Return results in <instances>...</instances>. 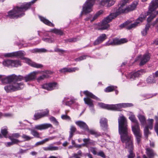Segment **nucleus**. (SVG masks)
I'll list each match as a JSON object with an SVG mask.
<instances>
[{
	"instance_id": "obj_1",
	"label": "nucleus",
	"mask_w": 158,
	"mask_h": 158,
	"mask_svg": "<svg viewBox=\"0 0 158 158\" xmlns=\"http://www.w3.org/2000/svg\"><path fill=\"white\" fill-rule=\"evenodd\" d=\"M118 132L120 135L122 142L126 144V148L129 150L128 158H133L135 154L132 151L133 145L131 135L129 132L127 120L123 115L120 116L118 119Z\"/></svg>"
},
{
	"instance_id": "obj_2",
	"label": "nucleus",
	"mask_w": 158,
	"mask_h": 158,
	"mask_svg": "<svg viewBox=\"0 0 158 158\" xmlns=\"http://www.w3.org/2000/svg\"><path fill=\"white\" fill-rule=\"evenodd\" d=\"M41 73V71H35L31 73L24 77L20 75L14 76V82L10 85L5 86L4 89L7 93L22 89L24 88V85L23 83L19 82V81L23 80L26 82L32 81L36 78L37 75Z\"/></svg>"
},
{
	"instance_id": "obj_3",
	"label": "nucleus",
	"mask_w": 158,
	"mask_h": 158,
	"mask_svg": "<svg viewBox=\"0 0 158 158\" xmlns=\"http://www.w3.org/2000/svg\"><path fill=\"white\" fill-rule=\"evenodd\" d=\"M37 0H32L31 2L23 3L20 7L17 6L8 12L6 16L10 18H17L23 16L24 12L29 8L30 6Z\"/></svg>"
},
{
	"instance_id": "obj_4",
	"label": "nucleus",
	"mask_w": 158,
	"mask_h": 158,
	"mask_svg": "<svg viewBox=\"0 0 158 158\" xmlns=\"http://www.w3.org/2000/svg\"><path fill=\"white\" fill-rule=\"evenodd\" d=\"M98 106L100 107L109 110L119 111L122 108L131 107L133 106L131 103H121L116 104L107 105L99 103Z\"/></svg>"
},
{
	"instance_id": "obj_5",
	"label": "nucleus",
	"mask_w": 158,
	"mask_h": 158,
	"mask_svg": "<svg viewBox=\"0 0 158 158\" xmlns=\"http://www.w3.org/2000/svg\"><path fill=\"white\" fill-rule=\"evenodd\" d=\"M158 14V0H153L149 7L147 15L149 16L147 19L148 22H150ZM156 21L158 22V18L156 19Z\"/></svg>"
},
{
	"instance_id": "obj_6",
	"label": "nucleus",
	"mask_w": 158,
	"mask_h": 158,
	"mask_svg": "<svg viewBox=\"0 0 158 158\" xmlns=\"http://www.w3.org/2000/svg\"><path fill=\"white\" fill-rule=\"evenodd\" d=\"M25 55V52L24 51H20L14 52V57H19L24 61L31 66L37 68H40L43 67V65L40 64L32 62L30 59L26 57H23Z\"/></svg>"
},
{
	"instance_id": "obj_7",
	"label": "nucleus",
	"mask_w": 158,
	"mask_h": 158,
	"mask_svg": "<svg viewBox=\"0 0 158 158\" xmlns=\"http://www.w3.org/2000/svg\"><path fill=\"white\" fill-rule=\"evenodd\" d=\"M83 94L87 97L84 98V101L85 104H87L89 107L91 108L90 110L91 111L94 112V110L93 108L94 106L93 104V101L91 99V98L95 99L98 101H100V99L97 97L95 96L91 93L88 91L86 90L83 92Z\"/></svg>"
},
{
	"instance_id": "obj_8",
	"label": "nucleus",
	"mask_w": 158,
	"mask_h": 158,
	"mask_svg": "<svg viewBox=\"0 0 158 158\" xmlns=\"http://www.w3.org/2000/svg\"><path fill=\"white\" fill-rule=\"evenodd\" d=\"M94 3V0H87L83 6L80 16L81 17L83 14H86L91 12L92 11V7Z\"/></svg>"
},
{
	"instance_id": "obj_9",
	"label": "nucleus",
	"mask_w": 158,
	"mask_h": 158,
	"mask_svg": "<svg viewBox=\"0 0 158 158\" xmlns=\"http://www.w3.org/2000/svg\"><path fill=\"white\" fill-rule=\"evenodd\" d=\"M145 16H142V15H141L140 16L138 19L135 23H131L129 21H127L125 23L120 25V27H123L126 26V27L127 29H131L135 27L139 23L143 21V20L145 19Z\"/></svg>"
},
{
	"instance_id": "obj_10",
	"label": "nucleus",
	"mask_w": 158,
	"mask_h": 158,
	"mask_svg": "<svg viewBox=\"0 0 158 158\" xmlns=\"http://www.w3.org/2000/svg\"><path fill=\"white\" fill-rule=\"evenodd\" d=\"M125 5L119 2L118 7L114 9V13H112L110 15L114 18L116 17L118 15L125 13H127V7H125Z\"/></svg>"
},
{
	"instance_id": "obj_11",
	"label": "nucleus",
	"mask_w": 158,
	"mask_h": 158,
	"mask_svg": "<svg viewBox=\"0 0 158 158\" xmlns=\"http://www.w3.org/2000/svg\"><path fill=\"white\" fill-rule=\"evenodd\" d=\"M114 19L110 15L105 18L100 23L98 29L100 30H105L107 29L110 27L108 23H110L112 19Z\"/></svg>"
},
{
	"instance_id": "obj_12",
	"label": "nucleus",
	"mask_w": 158,
	"mask_h": 158,
	"mask_svg": "<svg viewBox=\"0 0 158 158\" xmlns=\"http://www.w3.org/2000/svg\"><path fill=\"white\" fill-rule=\"evenodd\" d=\"M132 130L136 137L137 143L139 144L140 142L142 136V134L140 132L139 127L137 125L135 127H132Z\"/></svg>"
},
{
	"instance_id": "obj_13",
	"label": "nucleus",
	"mask_w": 158,
	"mask_h": 158,
	"mask_svg": "<svg viewBox=\"0 0 158 158\" xmlns=\"http://www.w3.org/2000/svg\"><path fill=\"white\" fill-rule=\"evenodd\" d=\"M42 88L48 90H52L57 89L59 86L58 84L56 82H53L48 83H46L42 85Z\"/></svg>"
},
{
	"instance_id": "obj_14",
	"label": "nucleus",
	"mask_w": 158,
	"mask_h": 158,
	"mask_svg": "<svg viewBox=\"0 0 158 158\" xmlns=\"http://www.w3.org/2000/svg\"><path fill=\"white\" fill-rule=\"evenodd\" d=\"M49 128H53L52 125L50 123H44L40 125H36L35 126L34 128L35 129L43 130Z\"/></svg>"
},
{
	"instance_id": "obj_15",
	"label": "nucleus",
	"mask_w": 158,
	"mask_h": 158,
	"mask_svg": "<svg viewBox=\"0 0 158 158\" xmlns=\"http://www.w3.org/2000/svg\"><path fill=\"white\" fill-rule=\"evenodd\" d=\"M144 73L143 70H140L138 71L135 72H132L128 75L127 77L128 79H131V80H133L135 78L139 77L142 75Z\"/></svg>"
},
{
	"instance_id": "obj_16",
	"label": "nucleus",
	"mask_w": 158,
	"mask_h": 158,
	"mask_svg": "<svg viewBox=\"0 0 158 158\" xmlns=\"http://www.w3.org/2000/svg\"><path fill=\"white\" fill-rule=\"evenodd\" d=\"M139 58H140V62L139 64L140 65H143L148 62L150 59V55L147 53L143 55L142 56H138Z\"/></svg>"
},
{
	"instance_id": "obj_17",
	"label": "nucleus",
	"mask_w": 158,
	"mask_h": 158,
	"mask_svg": "<svg viewBox=\"0 0 158 158\" xmlns=\"http://www.w3.org/2000/svg\"><path fill=\"white\" fill-rule=\"evenodd\" d=\"M76 99L73 98L69 99V98L65 97L62 101L63 105L70 106L75 102Z\"/></svg>"
},
{
	"instance_id": "obj_18",
	"label": "nucleus",
	"mask_w": 158,
	"mask_h": 158,
	"mask_svg": "<svg viewBox=\"0 0 158 158\" xmlns=\"http://www.w3.org/2000/svg\"><path fill=\"white\" fill-rule=\"evenodd\" d=\"M127 115L129 116V119L132 122L135 123L134 125L132 126V127H135L137 125L138 126V127H139L138 121L133 114L131 112H129L128 113Z\"/></svg>"
},
{
	"instance_id": "obj_19",
	"label": "nucleus",
	"mask_w": 158,
	"mask_h": 158,
	"mask_svg": "<svg viewBox=\"0 0 158 158\" xmlns=\"http://www.w3.org/2000/svg\"><path fill=\"white\" fill-rule=\"evenodd\" d=\"M2 77L0 79H1L2 82L4 83H10L8 85H10L14 81L13 76H10L7 77H5L3 75H2Z\"/></svg>"
},
{
	"instance_id": "obj_20",
	"label": "nucleus",
	"mask_w": 158,
	"mask_h": 158,
	"mask_svg": "<svg viewBox=\"0 0 158 158\" xmlns=\"http://www.w3.org/2000/svg\"><path fill=\"white\" fill-rule=\"evenodd\" d=\"M49 110L48 109H46L43 112L41 113H36L34 117L35 119H38L45 116H47L48 114Z\"/></svg>"
},
{
	"instance_id": "obj_21",
	"label": "nucleus",
	"mask_w": 158,
	"mask_h": 158,
	"mask_svg": "<svg viewBox=\"0 0 158 158\" xmlns=\"http://www.w3.org/2000/svg\"><path fill=\"white\" fill-rule=\"evenodd\" d=\"M107 38L106 35L105 34L100 35L96 40L94 43V45H97L102 42Z\"/></svg>"
},
{
	"instance_id": "obj_22",
	"label": "nucleus",
	"mask_w": 158,
	"mask_h": 158,
	"mask_svg": "<svg viewBox=\"0 0 158 158\" xmlns=\"http://www.w3.org/2000/svg\"><path fill=\"white\" fill-rule=\"evenodd\" d=\"M138 4V2L136 1L133 2L130 5L127 6V12L135 10Z\"/></svg>"
},
{
	"instance_id": "obj_23",
	"label": "nucleus",
	"mask_w": 158,
	"mask_h": 158,
	"mask_svg": "<svg viewBox=\"0 0 158 158\" xmlns=\"http://www.w3.org/2000/svg\"><path fill=\"white\" fill-rule=\"evenodd\" d=\"M79 69L77 67L67 68H64L59 70V71L61 73H64L67 72H72L78 70Z\"/></svg>"
},
{
	"instance_id": "obj_24",
	"label": "nucleus",
	"mask_w": 158,
	"mask_h": 158,
	"mask_svg": "<svg viewBox=\"0 0 158 158\" xmlns=\"http://www.w3.org/2000/svg\"><path fill=\"white\" fill-rule=\"evenodd\" d=\"M101 1V4L103 6H106L107 7H110L114 4V0H102Z\"/></svg>"
},
{
	"instance_id": "obj_25",
	"label": "nucleus",
	"mask_w": 158,
	"mask_h": 158,
	"mask_svg": "<svg viewBox=\"0 0 158 158\" xmlns=\"http://www.w3.org/2000/svg\"><path fill=\"white\" fill-rule=\"evenodd\" d=\"M75 124L81 128L86 131V129L88 130V127L87 125L84 122L81 121H78L75 122Z\"/></svg>"
},
{
	"instance_id": "obj_26",
	"label": "nucleus",
	"mask_w": 158,
	"mask_h": 158,
	"mask_svg": "<svg viewBox=\"0 0 158 158\" xmlns=\"http://www.w3.org/2000/svg\"><path fill=\"white\" fill-rule=\"evenodd\" d=\"M100 123L102 129L104 131L106 130L107 127V119L104 118H102L100 119Z\"/></svg>"
},
{
	"instance_id": "obj_27",
	"label": "nucleus",
	"mask_w": 158,
	"mask_h": 158,
	"mask_svg": "<svg viewBox=\"0 0 158 158\" xmlns=\"http://www.w3.org/2000/svg\"><path fill=\"white\" fill-rule=\"evenodd\" d=\"M9 138L11 140V142H6L5 143V144L6 147H9L15 143H17L20 142L19 140L12 138L11 136H9Z\"/></svg>"
},
{
	"instance_id": "obj_28",
	"label": "nucleus",
	"mask_w": 158,
	"mask_h": 158,
	"mask_svg": "<svg viewBox=\"0 0 158 158\" xmlns=\"http://www.w3.org/2000/svg\"><path fill=\"white\" fill-rule=\"evenodd\" d=\"M39 18L40 21L45 24L52 27H53L54 26V25L52 23L50 22L45 18L40 16H39Z\"/></svg>"
},
{
	"instance_id": "obj_29",
	"label": "nucleus",
	"mask_w": 158,
	"mask_h": 158,
	"mask_svg": "<svg viewBox=\"0 0 158 158\" xmlns=\"http://www.w3.org/2000/svg\"><path fill=\"white\" fill-rule=\"evenodd\" d=\"M119 40L118 39H114L112 40H109L106 43L107 45H115L119 44Z\"/></svg>"
},
{
	"instance_id": "obj_30",
	"label": "nucleus",
	"mask_w": 158,
	"mask_h": 158,
	"mask_svg": "<svg viewBox=\"0 0 158 158\" xmlns=\"http://www.w3.org/2000/svg\"><path fill=\"white\" fill-rule=\"evenodd\" d=\"M83 142L85 143V145L87 147H88V145L90 144L92 145H94L95 144V141L93 140H90V139L89 138L84 139H83Z\"/></svg>"
},
{
	"instance_id": "obj_31",
	"label": "nucleus",
	"mask_w": 158,
	"mask_h": 158,
	"mask_svg": "<svg viewBox=\"0 0 158 158\" xmlns=\"http://www.w3.org/2000/svg\"><path fill=\"white\" fill-rule=\"evenodd\" d=\"M137 117L142 126H143L146 123V118L144 115L139 114L138 115Z\"/></svg>"
},
{
	"instance_id": "obj_32",
	"label": "nucleus",
	"mask_w": 158,
	"mask_h": 158,
	"mask_svg": "<svg viewBox=\"0 0 158 158\" xmlns=\"http://www.w3.org/2000/svg\"><path fill=\"white\" fill-rule=\"evenodd\" d=\"M58 147L54 146L52 145H49L47 147L43 148V149L46 151H54L58 150Z\"/></svg>"
},
{
	"instance_id": "obj_33",
	"label": "nucleus",
	"mask_w": 158,
	"mask_h": 158,
	"mask_svg": "<svg viewBox=\"0 0 158 158\" xmlns=\"http://www.w3.org/2000/svg\"><path fill=\"white\" fill-rule=\"evenodd\" d=\"M146 153L147 155L150 158L153 157L155 155L153 151L149 148L146 149Z\"/></svg>"
},
{
	"instance_id": "obj_34",
	"label": "nucleus",
	"mask_w": 158,
	"mask_h": 158,
	"mask_svg": "<svg viewBox=\"0 0 158 158\" xmlns=\"http://www.w3.org/2000/svg\"><path fill=\"white\" fill-rule=\"evenodd\" d=\"M7 130V128L6 127H3L1 130L2 134L6 138L7 137V135L8 133Z\"/></svg>"
},
{
	"instance_id": "obj_35",
	"label": "nucleus",
	"mask_w": 158,
	"mask_h": 158,
	"mask_svg": "<svg viewBox=\"0 0 158 158\" xmlns=\"http://www.w3.org/2000/svg\"><path fill=\"white\" fill-rule=\"evenodd\" d=\"M50 31L53 32L57 35H63V33L62 31L60 30L54 28L51 29Z\"/></svg>"
},
{
	"instance_id": "obj_36",
	"label": "nucleus",
	"mask_w": 158,
	"mask_h": 158,
	"mask_svg": "<svg viewBox=\"0 0 158 158\" xmlns=\"http://www.w3.org/2000/svg\"><path fill=\"white\" fill-rule=\"evenodd\" d=\"M150 27V25L149 24H147L146 26L144 29L141 31V33L143 35L145 36L146 35L147 32Z\"/></svg>"
},
{
	"instance_id": "obj_37",
	"label": "nucleus",
	"mask_w": 158,
	"mask_h": 158,
	"mask_svg": "<svg viewBox=\"0 0 158 158\" xmlns=\"http://www.w3.org/2000/svg\"><path fill=\"white\" fill-rule=\"evenodd\" d=\"M12 60H4L2 64L3 65L7 66H12Z\"/></svg>"
},
{
	"instance_id": "obj_38",
	"label": "nucleus",
	"mask_w": 158,
	"mask_h": 158,
	"mask_svg": "<svg viewBox=\"0 0 158 158\" xmlns=\"http://www.w3.org/2000/svg\"><path fill=\"white\" fill-rule=\"evenodd\" d=\"M153 119H149L147 120V125L145 127H148L150 129H152L153 128Z\"/></svg>"
},
{
	"instance_id": "obj_39",
	"label": "nucleus",
	"mask_w": 158,
	"mask_h": 158,
	"mask_svg": "<svg viewBox=\"0 0 158 158\" xmlns=\"http://www.w3.org/2000/svg\"><path fill=\"white\" fill-rule=\"evenodd\" d=\"M21 65L20 62L18 60H12V67H18Z\"/></svg>"
},
{
	"instance_id": "obj_40",
	"label": "nucleus",
	"mask_w": 158,
	"mask_h": 158,
	"mask_svg": "<svg viewBox=\"0 0 158 158\" xmlns=\"http://www.w3.org/2000/svg\"><path fill=\"white\" fill-rule=\"evenodd\" d=\"M76 129L74 126L73 125L71 126L69 136V137L70 138L73 136L74 133L76 131Z\"/></svg>"
},
{
	"instance_id": "obj_41",
	"label": "nucleus",
	"mask_w": 158,
	"mask_h": 158,
	"mask_svg": "<svg viewBox=\"0 0 158 158\" xmlns=\"http://www.w3.org/2000/svg\"><path fill=\"white\" fill-rule=\"evenodd\" d=\"M116 88V87L115 86H109L106 88L104 90L106 92H110L114 90Z\"/></svg>"
},
{
	"instance_id": "obj_42",
	"label": "nucleus",
	"mask_w": 158,
	"mask_h": 158,
	"mask_svg": "<svg viewBox=\"0 0 158 158\" xmlns=\"http://www.w3.org/2000/svg\"><path fill=\"white\" fill-rule=\"evenodd\" d=\"M86 131H87L91 134L94 135L96 137H97L100 135V134L98 133L96 131L93 130H89L88 128V130L86 129Z\"/></svg>"
},
{
	"instance_id": "obj_43",
	"label": "nucleus",
	"mask_w": 158,
	"mask_h": 158,
	"mask_svg": "<svg viewBox=\"0 0 158 158\" xmlns=\"http://www.w3.org/2000/svg\"><path fill=\"white\" fill-rule=\"evenodd\" d=\"M30 130L31 131V134L35 137L38 138H40V135L38 132L32 129H30Z\"/></svg>"
},
{
	"instance_id": "obj_44",
	"label": "nucleus",
	"mask_w": 158,
	"mask_h": 158,
	"mask_svg": "<svg viewBox=\"0 0 158 158\" xmlns=\"http://www.w3.org/2000/svg\"><path fill=\"white\" fill-rule=\"evenodd\" d=\"M47 73H46V74H44L43 75L40 76L38 77L37 79V80L38 81H40L44 80V79L45 78H47L49 77V76L47 74Z\"/></svg>"
},
{
	"instance_id": "obj_45",
	"label": "nucleus",
	"mask_w": 158,
	"mask_h": 158,
	"mask_svg": "<svg viewBox=\"0 0 158 158\" xmlns=\"http://www.w3.org/2000/svg\"><path fill=\"white\" fill-rule=\"evenodd\" d=\"M148 128V127H145L143 130L144 135L147 139L148 138V135L150 134Z\"/></svg>"
},
{
	"instance_id": "obj_46",
	"label": "nucleus",
	"mask_w": 158,
	"mask_h": 158,
	"mask_svg": "<svg viewBox=\"0 0 158 158\" xmlns=\"http://www.w3.org/2000/svg\"><path fill=\"white\" fill-rule=\"evenodd\" d=\"M42 40L46 42L49 43H52L55 41L54 39L53 38H42Z\"/></svg>"
},
{
	"instance_id": "obj_47",
	"label": "nucleus",
	"mask_w": 158,
	"mask_h": 158,
	"mask_svg": "<svg viewBox=\"0 0 158 158\" xmlns=\"http://www.w3.org/2000/svg\"><path fill=\"white\" fill-rule=\"evenodd\" d=\"M35 52H48V51L44 48H36L34 50Z\"/></svg>"
},
{
	"instance_id": "obj_48",
	"label": "nucleus",
	"mask_w": 158,
	"mask_h": 158,
	"mask_svg": "<svg viewBox=\"0 0 158 158\" xmlns=\"http://www.w3.org/2000/svg\"><path fill=\"white\" fill-rule=\"evenodd\" d=\"M22 137L25 141L30 140L33 138L32 137L27 135L25 134H23Z\"/></svg>"
},
{
	"instance_id": "obj_49",
	"label": "nucleus",
	"mask_w": 158,
	"mask_h": 158,
	"mask_svg": "<svg viewBox=\"0 0 158 158\" xmlns=\"http://www.w3.org/2000/svg\"><path fill=\"white\" fill-rule=\"evenodd\" d=\"M82 152L81 151H79L77 153H74L73 155V157H74L75 158H80L81 156Z\"/></svg>"
},
{
	"instance_id": "obj_50",
	"label": "nucleus",
	"mask_w": 158,
	"mask_h": 158,
	"mask_svg": "<svg viewBox=\"0 0 158 158\" xmlns=\"http://www.w3.org/2000/svg\"><path fill=\"white\" fill-rule=\"evenodd\" d=\"M155 119L156 120V122L155 126V130L158 136V117L156 116Z\"/></svg>"
},
{
	"instance_id": "obj_51",
	"label": "nucleus",
	"mask_w": 158,
	"mask_h": 158,
	"mask_svg": "<svg viewBox=\"0 0 158 158\" xmlns=\"http://www.w3.org/2000/svg\"><path fill=\"white\" fill-rule=\"evenodd\" d=\"M103 12V11L102 10H100L99 11H98L97 14H96L93 16V19H91V22H92V21H93L94 20H95V19H96L98 17V15H99L101 14Z\"/></svg>"
},
{
	"instance_id": "obj_52",
	"label": "nucleus",
	"mask_w": 158,
	"mask_h": 158,
	"mask_svg": "<svg viewBox=\"0 0 158 158\" xmlns=\"http://www.w3.org/2000/svg\"><path fill=\"white\" fill-rule=\"evenodd\" d=\"M4 57H14V52L4 54Z\"/></svg>"
},
{
	"instance_id": "obj_53",
	"label": "nucleus",
	"mask_w": 158,
	"mask_h": 158,
	"mask_svg": "<svg viewBox=\"0 0 158 158\" xmlns=\"http://www.w3.org/2000/svg\"><path fill=\"white\" fill-rule=\"evenodd\" d=\"M49 119L51 122H52L56 125H58V122L56 120V119L53 117H51L49 118Z\"/></svg>"
},
{
	"instance_id": "obj_54",
	"label": "nucleus",
	"mask_w": 158,
	"mask_h": 158,
	"mask_svg": "<svg viewBox=\"0 0 158 158\" xmlns=\"http://www.w3.org/2000/svg\"><path fill=\"white\" fill-rule=\"evenodd\" d=\"M89 151L92 152L94 155H96L97 154L96 152V148H95L91 147L89 148Z\"/></svg>"
},
{
	"instance_id": "obj_55",
	"label": "nucleus",
	"mask_w": 158,
	"mask_h": 158,
	"mask_svg": "<svg viewBox=\"0 0 158 158\" xmlns=\"http://www.w3.org/2000/svg\"><path fill=\"white\" fill-rule=\"evenodd\" d=\"M61 118L63 119L66 120L68 121L71 120V118L70 117L67 115H62L61 116Z\"/></svg>"
},
{
	"instance_id": "obj_56",
	"label": "nucleus",
	"mask_w": 158,
	"mask_h": 158,
	"mask_svg": "<svg viewBox=\"0 0 158 158\" xmlns=\"http://www.w3.org/2000/svg\"><path fill=\"white\" fill-rule=\"evenodd\" d=\"M147 81L148 83H152L155 82V80L153 78L149 77L147 79Z\"/></svg>"
},
{
	"instance_id": "obj_57",
	"label": "nucleus",
	"mask_w": 158,
	"mask_h": 158,
	"mask_svg": "<svg viewBox=\"0 0 158 158\" xmlns=\"http://www.w3.org/2000/svg\"><path fill=\"white\" fill-rule=\"evenodd\" d=\"M55 138V137L54 136L48 138H46L42 141L43 143L44 144L45 142H48L50 140H52L53 139Z\"/></svg>"
},
{
	"instance_id": "obj_58",
	"label": "nucleus",
	"mask_w": 158,
	"mask_h": 158,
	"mask_svg": "<svg viewBox=\"0 0 158 158\" xmlns=\"http://www.w3.org/2000/svg\"><path fill=\"white\" fill-rule=\"evenodd\" d=\"M86 56H83L76 59V61H80L86 59Z\"/></svg>"
},
{
	"instance_id": "obj_59",
	"label": "nucleus",
	"mask_w": 158,
	"mask_h": 158,
	"mask_svg": "<svg viewBox=\"0 0 158 158\" xmlns=\"http://www.w3.org/2000/svg\"><path fill=\"white\" fill-rule=\"evenodd\" d=\"M119 44L126 43L127 42V40L125 38L119 40Z\"/></svg>"
},
{
	"instance_id": "obj_60",
	"label": "nucleus",
	"mask_w": 158,
	"mask_h": 158,
	"mask_svg": "<svg viewBox=\"0 0 158 158\" xmlns=\"http://www.w3.org/2000/svg\"><path fill=\"white\" fill-rule=\"evenodd\" d=\"M97 154L99 156H101L102 157L105 158V156L104 153V152L102 151H101L98 153Z\"/></svg>"
},
{
	"instance_id": "obj_61",
	"label": "nucleus",
	"mask_w": 158,
	"mask_h": 158,
	"mask_svg": "<svg viewBox=\"0 0 158 158\" xmlns=\"http://www.w3.org/2000/svg\"><path fill=\"white\" fill-rule=\"evenodd\" d=\"M85 146L84 143L81 144H75L74 145L73 147H74L76 148H81L82 146Z\"/></svg>"
},
{
	"instance_id": "obj_62",
	"label": "nucleus",
	"mask_w": 158,
	"mask_h": 158,
	"mask_svg": "<svg viewBox=\"0 0 158 158\" xmlns=\"http://www.w3.org/2000/svg\"><path fill=\"white\" fill-rule=\"evenodd\" d=\"M9 136H11L12 138L15 139V138H18L19 136V135L18 133H15L12 134L11 135H10Z\"/></svg>"
},
{
	"instance_id": "obj_63",
	"label": "nucleus",
	"mask_w": 158,
	"mask_h": 158,
	"mask_svg": "<svg viewBox=\"0 0 158 158\" xmlns=\"http://www.w3.org/2000/svg\"><path fill=\"white\" fill-rule=\"evenodd\" d=\"M130 2V0H122L120 1V2L125 5L126 4L129 3Z\"/></svg>"
},
{
	"instance_id": "obj_64",
	"label": "nucleus",
	"mask_w": 158,
	"mask_h": 158,
	"mask_svg": "<svg viewBox=\"0 0 158 158\" xmlns=\"http://www.w3.org/2000/svg\"><path fill=\"white\" fill-rule=\"evenodd\" d=\"M3 116L6 117H11L13 116L12 114L9 113H6L3 114Z\"/></svg>"
}]
</instances>
